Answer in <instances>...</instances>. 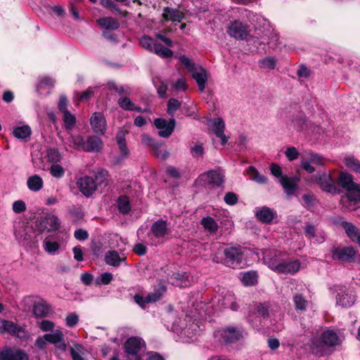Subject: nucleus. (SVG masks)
Masks as SVG:
<instances>
[{"instance_id":"obj_1","label":"nucleus","mask_w":360,"mask_h":360,"mask_svg":"<svg viewBox=\"0 0 360 360\" xmlns=\"http://www.w3.org/2000/svg\"><path fill=\"white\" fill-rule=\"evenodd\" d=\"M264 263L278 274H295L300 269L298 260H288L285 253L272 249L262 251Z\"/></svg>"},{"instance_id":"obj_2","label":"nucleus","mask_w":360,"mask_h":360,"mask_svg":"<svg viewBox=\"0 0 360 360\" xmlns=\"http://www.w3.org/2000/svg\"><path fill=\"white\" fill-rule=\"evenodd\" d=\"M339 183L347 190V194L341 198L340 202L347 210H356L360 205V184L354 181L353 176L346 172L340 174Z\"/></svg>"},{"instance_id":"obj_3","label":"nucleus","mask_w":360,"mask_h":360,"mask_svg":"<svg viewBox=\"0 0 360 360\" xmlns=\"http://www.w3.org/2000/svg\"><path fill=\"white\" fill-rule=\"evenodd\" d=\"M344 337L340 331L328 329L323 331L320 336L314 338L310 342V349L314 354L323 356L328 347L340 345Z\"/></svg>"},{"instance_id":"obj_4","label":"nucleus","mask_w":360,"mask_h":360,"mask_svg":"<svg viewBox=\"0 0 360 360\" xmlns=\"http://www.w3.org/2000/svg\"><path fill=\"white\" fill-rule=\"evenodd\" d=\"M38 326L43 332H50L45 334L49 343L53 345L56 348L62 351L66 349L65 335L60 330H53L55 323L53 321L44 319L39 322Z\"/></svg>"},{"instance_id":"obj_5","label":"nucleus","mask_w":360,"mask_h":360,"mask_svg":"<svg viewBox=\"0 0 360 360\" xmlns=\"http://www.w3.org/2000/svg\"><path fill=\"white\" fill-rule=\"evenodd\" d=\"M172 330L179 335L181 341L184 342L195 341L200 332L198 323L191 319L184 320L181 326L174 324Z\"/></svg>"},{"instance_id":"obj_6","label":"nucleus","mask_w":360,"mask_h":360,"mask_svg":"<svg viewBox=\"0 0 360 360\" xmlns=\"http://www.w3.org/2000/svg\"><path fill=\"white\" fill-rule=\"evenodd\" d=\"M179 59L187 69L188 72L192 75L193 78L198 84L199 90L203 91L205 89L207 79L205 70L193 63L192 60L186 56H180Z\"/></svg>"},{"instance_id":"obj_7","label":"nucleus","mask_w":360,"mask_h":360,"mask_svg":"<svg viewBox=\"0 0 360 360\" xmlns=\"http://www.w3.org/2000/svg\"><path fill=\"white\" fill-rule=\"evenodd\" d=\"M326 161L321 155L312 151H306L301 155L300 167L307 172L311 174L316 171L314 165H323Z\"/></svg>"},{"instance_id":"obj_8","label":"nucleus","mask_w":360,"mask_h":360,"mask_svg":"<svg viewBox=\"0 0 360 360\" xmlns=\"http://www.w3.org/2000/svg\"><path fill=\"white\" fill-rule=\"evenodd\" d=\"M257 314L264 319H269L270 322H278L283 318L282 313L276 305L260 303L256 306Z\"/></svg>"},{"instance_id":"obj_9","label":"nucleus","mask_w":360,"mask_h":360,"mask_svg":"<svg viewBox=\"0 0 360 360\" xmlns=\"http://www.w3.org/2000/svg\"><path fill=\"white\" fill-rule=\"evenodd\" d=\"M214 337L219 342L231 343L239 340L243 337V331L239 328L227 327L215 332Z\"/></svg>"},{"instance_id":"obj_10","label":"nucleus","mask_w":360,"mask_h":360,"mask_svg":"<svg viewBox=\"0 0 360 360\" xmlns=\"http://www.w3.org/2000/svg\"><path fill=\"white\" fill-rule=\"evenodd\" d=\"M226 32L230 37L236 39H245L249 35L248 26L239 20L231 21Z\"/></svg>"},{"instance_id":"obj_11","label":"nucleus","mask_w":360,"mask_h":360,"mask_svg":"<svg viewBox=\"0 0 360 360\" xmlns=\"http://www.w3.org/2000/svg\"><path fill=\"white\" fill-rule=\"evenodd\" d=\"M224 262L226 265L231 268H236L240 264L244 251L238 248L230 247L224 249Z\"/></svg>"},{"instance_id":"obj_12","label":"nucleus","mask_w":360,"mask_h":360,"mask_svg":"<svg viewBox=\"0 0 360 360\" xmlns=\"http://www.w3.org/2000/svg\"><path fill=\"white\" fill-rule=\"evenodd\" d=\"M60 227V221L58 217L53 214H46L39 221L38 228L41 232H52L57 231Z\"/></svg>"},{"instance_id":"obj_13","label":"nucleus","mask_w":360,"mask_h":360,"mask_svg":"<svg viewBox=\"0 0 360 360\" xmlns=\"http://www.w3.org/2000/svg\"><path fill=\"white\" fill-rule=\"evenodd\" d=\"M197 181L202 186H219L223 181V175L217 171H210L200 175Z\"/></svg>"},{"instance_id":"obj_14","label":"nucleus","mask_w":360,"mask_h":360,"mask_svg":"<svg viewBox=\"0 0 360 360\" xmlns=\"http://www.w3.org/2000/svg\"><path fill=\"white\" fill-rule=\"evenodd\" d=\"M44 250L49 255H58L65 248V243L58 241L51 236L46 237L42 242Z\"/></svg>"},{"instance_id":"obj_15","label":"nucleus","mask_w":360,"mask_h":360,"mask_svg":"<svg viewBox=\"0 0 360 360\" xmlns=\"http://www.w3.org/2000/svg\"><path fill=\"white\" fill-rule=\"evenodd\" d=\"M154 124L158 129V134L161 137L167 138L169 137L174 131L175 120L170 119L167 121L165 119L158 118L155 120Z\"/></svg>"},{"instance_id":"obj_16","label":"nucleus","mask_w":360,"mask_h":360,"mask_svg":"<svg viewBox=\"0 0 360 360\" xmlns=\"http://www.w3.org/2000/svg\"><path fill=\"white\" fill-rule=\"evenodd\" d=\"M0 333H8L20 338H25L27 336V333L21 328L18 327L14 323L1 320Z\"/></svg>"},{"instance_id":"obj_17","label":"nucleus","mask_w":360,"mask_h":360,"mask_svg":"<svg viewBox=\"0 0 360 360\" xmlns=\"http://www.w3.org/2000/svg\"><path fill=\"white\" fill-rule=\"evenodd\" d=\"M90 124L94 131L98 134H104L106 131V120L101 112H94L90 118Z\"/></svg>"},{"instance_id":"obj_18","label":"nucleus","mask_w":360,"mask_h":360,"mask_svg":"<svg viewBox=\"0 0 360 360\" xmlns=\"http://www.w3.org/2000/svg\"><path fill=\"white\" fill-rule=\"evenodd\" d=\"M0 360H29V356L21 349L6 348L0 351Z\"/></svg>"},{"instance_id":"obj_19","label":"nucleus","mask_w":360,"mask_h":360,"mask_svg":"<svg viewBox=\"0 0 360 360\" xmlns=\"http://www.w3.org/2000/svg\"><path fill=\"white\" fill-rule=\"evenodd\" d=\"M316 180L321 188L326 192L335 193L337 188L334 181L329 174L323 173L316 176Z\"/></svg>"},{"instance_id":"obj_20","label":"nucleus","mask_w":360,"mask_h":360,"mask_svg":"<svg viewBox=\"0 0 360 360\" xmlns=\"http://www.w3.org/2000/svg\"><path fill=\"white\" fill-rule=\"evenodd\" d=\"M80 191L85 195L89 196L96 188V184L93 178L89 176L81 177L77 181Z\"/></svg>"},{"instance_id":"obj_21","label":"nucleus","mask_w":360,"mask_h":360,"mask_svg":"<svg viewBox=\"0 0 360 360\" xmlns=\"http://www.w3.org/2000/svg\"><path fill=\"white\" fill-rule=\"evenodd\" d=\"M355 253V250L352 247L338 248L333 250L332 257L335 260L349 261Z\"/></svg>"},{"instance_id":"obj_22","label":"nucleus","mask_w":360,"mask_h":360,"mask_svg":"<svg viewBox=\"0 0 360 360\" xmlns=\"http://www.w3.org/2000/svg\"><path fill=\"white\" fill-rule=\"evenodd\" d=\"M336 300L338 305L343 307H349L354 304L356 296L352 291L341 290L338 292Z\"/></svg>"},{"instance_id":"obj_23","label":"nucleus","mask_w":360,"mask_h":360,"mask_svg":"<svg viewBox=\"0 0 360 360\" xmlns=\"http://www.w3.org/2000/svg\"><path fill=\"white\" fill-rule=\"evenodd\" d=\"M255 215L259 221L264 223H269L276 216V213L269 207H262L256 210Z\"/></svg>"},{"instance_id":"obj_24","label":"nucleus","mask_w":360,"mask_h":360,"mask_svg":"<svg viewBox=\"0 0 360 360\" xmlns=\"http://www.w3.org/2000/svg\"><path fill=\"white\" fill-rule=\"evenodd\" d=\"M151 232L157 238H162L169 234L170 230L165 221L159 220L151 227Z\"/></svg>"},{"instance_id":"obj_25","label":"nucleus","mask_w":360,"mask_h":360,"mask_svg":"<svg viewBox=\"0 0 360 360\" xmlns=\"http://www.w3.org/2000/svg\"><path fill=\"white\" fill-rule=\"evenodd\" d=\"M168 282L172 285L180 288L187 287L190 285L188 276L186 273H174L168 278Z\"/></svg>"},{"instance_id":"obj_26","label":"nucleus","mask_w":360,"mask_h":360,"mask_svg":"<svg viewBox=\"0 0 360 360\" xmlns=\"http://www.w3.org/2000/svg\"><path fill=\"white\" fill-rule=\"evenodd\" d=\"M103 146L101 139L97 136H89L85 142L84 150L86 152H98Z\"/></svg>"},{"instance_id":"obj_27","label":"nucleus","mask_w":360,"mask_h":360,"mask_svg":"<svg viewBox=\"0 0 360 360\" xmlns=\"http://www.w3.org/2000/svg\"><path fill=\"white\" fill-rule=\"evenodd\" d=\"M291 123L292 127L297 131H304L308 128V122L302 112L293 115Z\"/></svg>"},{"instance_id":"obj_28","label":"nucleus","mask_w":360,"mask_h":360,"mask_svg":"<svg viewBox=\"0 0 360 360\" xmlns=\"http://www.w3.org/2000/svg\"><path fill=\"white\" fill-rule=\"evenodd\" d=\"M144 342L139 338H129L124 345L126 352L139 353Z\"/></svg>"},{"instance_id":"obj_29","label":"nucleus","mask_w":360,"mask_h":360,"mask_svg":"<svg viewBox=\"0 0 360 360\" xmlns=\"http://www.w3.org/2000/svg\"><path fill=\"white\" fill-rule=\"evenodd\" d=\"M297 181L298 180H295V179L289 178L287 176L281 177L280 179V183L281 184L285 193L288 195H292L294 194L297 188Z\"/></svg>"},{"instance_id":"obj_30","label":"nucleus","mask_w":360,"mask_h":360,"mask_svg":"<svg viewBox=\"0 0 360 360\" xmlns=\"http://www.w3.org/2000/svg\"><path fill=\"white\" fill-rule=\"evenodd\" d=\"M50 310V306L44 300L36 302L33 306V312L36 316H46L49 314Z\"/></svg>"},{"instance_id":"obj_31","label":"nucleus","mask_w":360,"mask_h":360,"mask_svg":"<svg viewBox=\"0 0 360 360\" xmlns=\"http://www.w3.org/2000/svg\"><path fill=\"white\" fill-rule=\"evenodd\" d=\"M27 186L31 191L37 192L43 188L44 181L40 176L34 174L28 177Z\"/></svg>"},{"instance_id":"obj_32","label":"nucleus","mask_w":360,"mask_h":360,"mask_svg":"<svg viewBox=\"0 0 360 360\" xmlns=\"http://www.w3.org/2000/svg\"><path fill=\"white\" fill-rule=\"evenodd\" d=\"M118 105L125 110H136L141 112H148L146 109L142 110L141 108L136 107L127 96L120 97L118 100Z\"/></svg>"},{"instance_id":"obj_33","label":"nucleus","mask_w":360,"mask_h":360,"mask_svg":"<svg viewBox=\"0 0 360 360\" xmlns=\"http://www.w3.org/2000/svg\"><path fill=\"white\" fill-rule=\"evenodd\" d=\"M97 23L104 30H117L119 22L112 17H103L97 20Z\"/></svg>"},{"instance_id":"obj_34","label":"nucleus","mask_w":360,"mask_h":360,"mask_svg":"<svg viewBox=\"0 0 360 360\" xmlns=\"http://www.w3.org/2000/svg\"><path fill=\"white\" fill-rule=\"evenodd\" d=\"M162 294L160 292H155L151 295H148L146 297L136 295L134 297V300L139 306H141V307H144L146 303L156 302L160 298Z\"/></svg>"},{"instance_id":"obj_35","label":"nucleus","mask_w":360,"mask_h":360,"mask_svg":"<svg viewBox=\"0 0 360 360\" xmlns=\"http://www.w3.org/2000/svg\"><path fill=\"white\" fill-rule=\"evenodd\" d=\"M247 174L250 176L251 180L260 184H265L267 182V177L260 174L258 170L253 166L249 167L246 170Z\"/></svg>"},{"instance_id":"obj_36","label":"nucleus","mask_w":360,"mask_h":360,"mask_svg":"<svg viewBox=\"0 0 360 360\" xmlns=\"http://www.w3.org/2000/svg\"><path fill=\"white\" fill-rule=\"evenodd\" d=\"M347 235L353 240L356 241L360 245V235L359 234L356 226L352 223L343 221L342 223Z\"/></svg>"},{"instance_id":"obj_37","label":"nucleus","mask_w":360,"mask_h":360,"mask_svg":"<svg viewBox=\"0 0 360 360\" xmlns=\"http://www.w3.org/2000/svg\"><path fill=\"white\" fill-rule=\"evenodd\" d=\"M122 260H125L124 257H120L117 252L115 250L108 251L105 256V262L113 266H117Z\"/></svg>"},{"instance_id":"obj_38","label":"nucleus","mask_w":360,"mask_h":360,"mask_svg":"<svg viewBox=\"0 0 360 360\" xmlns=\"http://www.w3.org/2000/svg\"><path fill=\"white\" fill-rule=\"evenodd\" d=\"M163 17L167 20L179 22L184 18V14L180 11L167 8L164 10Z\"/></svg>"},{"instance_id":"obj_39","label":"nucleus","mask_w":360,"mask_h":360,"mask_svg":"<svg viewBox=\"0 0 360 360\" xmlns=\"http://www.w3.org/2000/svg\"><path fill=\"white\" fill-rule=\"evenodd\" d=\"M54 79L49 77H40L37 85V90L40 94H42L44 90L51 89L54 86Z\"/></svg>"},{"instance_id":"obj_40","label":"nucleus","mask_w":360,"mask_h":360,"mask_svg":"<svg viewBox=\"0 0 360 360\" xmlns=\"http://www.w3.org/2000/svg\"><path fill=\"white\" fill-rule=\"evenodd\" d=\"M241 281L245 286L255 285L257 283V272L254 271H250L241 274Z\"/></svg>"},{"instance_id":"obj_41","label":"nucleus","mask_w":360,"mask_h":360,"mask_svg":"<svg viewBox=\"0 0 360 360\" xmlns=\"http://www.w3.org/2000/svg\"><path fill=\"white\" fill-rule=\"evenodd\" d=\"M31 128L28 125L18 126L13 128V136L20 139H25L30 136Z\"/></svg>"},{"instance_id":"obj_42","label":"nucleus","mask_w":360,"mask_h":360,"mask_svg":"<svg viewBox=\"0 0 360 360\" xmlns=\"http://www.w3.org/2000/svg\"><path fill=\"white\" fill-rule=\"evenodd\" d=\"M85 142L80 135H71L68 140V146L76 150H84Z\"/></svg>"},{"instance_id":"obj_43","label":"nucleus","mask_w":360,"mask_h":360,"mask_svg":"<svg viewBox=\"0 0 360 360\" xmlns=\"http://www.w3.org/2000/svg\"><path fill=\"white\" fill-rule=\"evenodd\" d=\"M201 224L205 230L213 233H216L219 228L217 221L210 217L202 218Z\"/></svg>"},{"instance_id":"obj_44","label":"nucleus","mask_w":360,"mask_h":360,"mask_svg":"<svg viewBox=\"0 0 360 360\" xmlns=\"http://www.w3.org/2000/svg\"><path fill=\"white\" fill-rule=\"evenodd\" d=\"M344 162L347 168L352 171L360 174V161L353 156H347L344 159Z\"/></svg>"},{"instance_id":"obj_45","label":"nucleus","mask_w":360,"mask_h":360,"mask_svg":"<svg viewBox=\"0 0 360 360\" xmlns=\"http://www.w3.org/2000/svg\"><path fill=\"white\" fill-rule=\"evenodd\" d=\"M293 302L296 309L301 311H306L309 304L308 301L300 293H295L294 295Z\"/></svg>"},{"instance_id":"obj_46","label":"nucleus","mask_w":360,"mask_h":360,"mask_svg":"<svg viewBox=\"0 0 360 360\" xmlns=\"http://www.w3.org/2000/svg\"><path fill=\"white\" fill-rule=\"evenodd\" d=\"M208 125L214 134H217L218 131H224L225 128L224 122L220 117L210 120L208 121Z\"/></svg>"},{"instance_id":"obj_47","label":"nucleus","mask_w":360,"mask_h":360,"mask_svg":"<svg viewBox=\"0 0 360 360\" xmlns=\"http://www.w3.org/2000/svg\"><path fill=\"white\" fill-rule=\"evenodd\" d=\"M153 52L163 58H170L173 55L172 51L158 43L155 45V49Z\"/></svg>"},{"instance_id":"obj_48","label":"nucleus","mask_w":360,"mask_h":360,"mask_svg":"<svg viewBox=\"0 0 360 360\" xmlns=\"http://www.w3.org/2000/svg\"><path fill=\"white\" fill-rule=\"evenodd\" d=\"M117 207L122 213H128L131 209L129 198L124 195L120 196L117 200Z\"/></svg>"},{"instance_id":"obj_49","label":"nucleus","mask_w":360,"mask_h":360,"mask_svg":"<svg viewBox=\"0 0 360 360\" xmlns=\"http://www.w3.org/2000/svg\"><path fill=\"white\" fill-rule=\"evenodd\" d=\"M63 115V120L65 129L68 130L72 129L76 122L75 117L69 111H65Z\"/></svg>"},{"instance_id":"obj_50","label":"nucleus","mask_w":360,"mask_h":360,"mask_svg":"<svg viewBox=\"0 0 360 360\" xmlns=\"http://www.w3.org/2000/svg\"><path fill=\"white\" fill-rule=\"evenodd\" d=\"M46 158L49 162L56 164L60 161L62 155L57 149L50 148L47 150Z\"/></svg>"},{"instance_id":"obj_51","label":"nucleus","mask_w":360,"mask_h":360,"mask_svg":"<svg viewBox=\"0 0 360 360\" xmlns=\"http://www.w3.org/2000/svg\"><path fill=\"white\" fill-rule=\"evenodd\" d=\"M49 172L53 177L60 179L65 174V169L57 163L52 164L49 168Z\"/></svg>"},{"instance_id":"obj_52","label":"nucleus","mask_w":360,"mask_h":360,"mask_svg":"<svg viewBox=\"0 0 360 360\" xmlns=\"http://www.w3.org/2000/svg\"><path fill=\"white\" fill-rule=\"evenodd\" d=\"M276 60L273 57H267L259 61L260 68L268 70H273L275 68Z\"/></svg>"},{"instance_id":"obj_53","label":"nucleus","mask_w":360,"mask_h":360,"mask_svg":"<svg viewBox=\"0 0 360 360\" xmlns=\"http://www.w3.org/2000/svg\"><path fill=\"white\" fill-rule=\"evenodd\" d=\"M141 46L150 52H153L155 49V45L157 43L150 37L144 36L140 39Z\"/></svg>"},{"instance_id":"obj_54","label":"nucleus","mask_w":360,"mask_h":360,"mask_svg":"<svg viewBox=\"0 0 360 360\" xmlns=\"http://www.w3.org/2000/svg\"><path fill=\"white\" fill-rule=\"evenodd\" d=\"M113 278L112 274L110 273H103L101 274L99 277L96 279V283L97 285H108Z\"/></svg>"},{"instance_id":"obj_55","label":"nucleus","mask_w":360,"mask_h":360,"mask_svg":"<svg viewBox=\"0 0 360 360\" xmlns=\"http://www.w3.org/2000/svg\"><path fill=\"white\" fill-rule=\"evenodd\" d=\"M65 321L68 327L72 328L78 323L79 316L76 313H70L66 316Z\"/></svg>"},{"instance_id":"obj_56","label":"nucleus","mask_w":360,"mask_h":360,"mask_svg":"<svg viewBox=\"0 0 360 360\" xmlns=\"http://www.w3.org/2000/svg\"><path fill=\"white\" fill-rule=\"evenodd\" d=\"M299 152L296 148L292 146L286 148L285 155L289 161H293L299 157Z\"/></svg>"},{"instance_id":"obj_57","label":"nucleus","mask_w":360,"mask_h":360,"mask_svg":"<svg viewBox=\"0 0 360 360\" xmlns=\"http://www.w3.org/2000/svg\"><path fill=\"white\" fill-rule=\"evenodd\" d=\"M12 210L16 214L22 213L26 210V204L23 200H16L13 203Z\"/></svg>"},{"instance_id":"obj_58","label":"nucleus","mask_w":360,"mask_h":360,"mask_svg":"<svg viewBox=\"0 0 360 360\" xmlns=\"http://www.w3.org/2000/svg\"><path fill=\"white\" fill-rule=\"evenodd\" d=\"M180 105V102L178 100L175 98H171L168 101L167 112L169 115H173L177 110V109H179Z\"/></svg>"},{"instance_id":"obj_59","label":"nucleus","mask_w":360,"mask_h":360,"mask_svg":"<svg viewBox=\"0 0 360 360\" xmlns=\"http://www.w3.org/2000/svg\"><path fill=\"white\" fill-rule=\"evenodd\" d=\"M117 141L120 152L122 153V155L123 157H126L128 154V150L126 147V143H125L124 139H122V135L121 133H120L117 135Z\"/></svg>"},{"instance_id":"obj_60","label":"nucleus","mask_w":360,"mask_h":360,"mask_svg":"<svg viewBox=\"0 0 360 360\" xmlns=\"http://www.w3.org/2000/svg\"><path fill=\"white\" fill-rule=\"evenodd\" d=\"M304 234L306 237L311 239L315 237L316 236V230L315 227L311 224H307L304 227Z\"/></svg>"},{"instance_id":"obj_61","label":"nucleus","mask_w":360,"mask_h":360,"mask_svg":"<svg viewBox=\"0 0 360 360\" xmlns=\"http://www.w3.org/2000/svg\"><path fill=\"white\" fill-rule=\"evenodd\" d=\"M224 201L229 205H233L238 202V197L233 193H228L224 196Z\"/></svg>"},{"instance_id":"obj_62","label":"nucleus","mask_w":360,"mask_h":360,"mask_svg":"<svg viewBox=\"0 0 360 360\" xmlns=\"http://www.w3.org/2000/svg\"><path fill=\"white\" fill-rule=\"evenodd\" d=\"M270 170H271V174L274 175V176L280 177V179L281 177H283L282 176V173H283L282 172V169H281V167L278 165L272 163L270 165Z\"/></svg>"},{"instance_id":"obj_63","label":"nucleus","mask_w":360,"mask_h":360,"mask_svg":"<svg viewBox=\"0 0 360 360\" xmlns=\"http://www.w3.org/2000/svg\"><path fill=\"white\" fill-rule=\"evenodd\" d=\"M82 347L81 346H76L75 348H71V355L73 360H84L80 355Z\"/></svg>"},{"instance_id":"obj_64","label":"nucleus","mask_w":360,"mask_h":360,"mask_svg":"<svg viewBox=\"0 0 360 360\" xmlns=\"http://www.w3.org/2000/svg\"><path fill=\"white\" fill-rule=\"evenodd\" d=\"M186 89V81L184 79H179L174 85L173 89L176 91H184Z\"/></svg>"}]
</instances>
